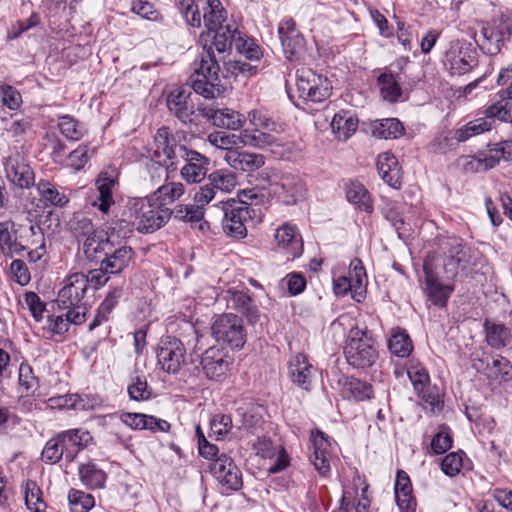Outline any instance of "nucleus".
I'll return each mask as SVG.
<instances>
[{
  "label": "nucleus",
  "mask_w": 512,
  "mask_h": 512,
  "mask_svg": "<svg viewBox=\"0 0 512 512\" xmlns=\"http://www.w3.org/2000/svg\"><path fill=\"white\" fill-rule=\"evenodd\" d=\"M233 364V357L222 347L212 346L201 356L200 365L207 379L221 381Z\"/></svg>",
  "instance_id": "11"
},
{
  "label": "nucleus",
  "mask_w": 512,
  "mask_h": 512,
  "mask_svg": "<svg viewBox=\"0 0 512 512\" xmlns=\"http://www.w3.org/2000/svg\"><path fill=\"white\" fill-rule=\"evenodd\" d=\"M441 246L444 253V273L447 279H454L460 270L465 271L471 264V248L455 236L446 237Z\"/></svg>",
  "instance_id": "8"
},
{
  "label": "nucleus",
  "mask_w": 512,
  "mask_h": 512,
  "mask_svg": "<svg viewBox=\"0 0 512 512\" xmlns=\"http://www.w3.org/2000/svg\"><path fill=\"white\" fill-rule=\"evenodd\" d=\"M227 160L235 170L253 172L265 164V157L262 154L249 153L246 151L230 152Z\"/></svg>",
  "instance_id": "37"
},
{
  "label": "nucleus",
  "mask_w": 512,
  "mask_h": 512,
  "mask_svg": "<svg viewBox=\"0 0 512 512\" xmlns=\"http://www.w3.org/2000/svg\"><path fill=\"white\" fill-rule=\"evenodd\" d=\"M88 290V280L85 274L77 272L69 275L65 279V285L59 290L56 299L57 306L60 310L68 307L80 308L83 305V298Z\"/></svg>",
  "instance_id": "13"
},
{
  "label": "nucleus",
  "mask_w": 512,
  "mask_h": 512,
  "mask_svg": "<svg viewBox=\"0 0 512 512\" xmlns=\"http://www.w3.org/2000/svg\"><path fill=\"white\" fill-rule=\"evenodd\" d=\"M154 142L157 147V150L154 152V157L159 158L162 152L166 159L170 161L167 165V169L175 170L177 168L175 160L180 157L178 150L180 145L176 143V139L171 133L170 128L167 126L158 128L154 136Z\"/></svg>",
  "instance_id": "26"
},
{
  "label": "nucleus",
  "mask_w": 512,
  "mask_h": 512,
  "mask_svg": "<svg viewBox=\"0 0 512 512\" xmlns=\"http://www.w3.org/2000/svg\"><path fill=\"white\" fill-rule=\"evenodd\" d=\"M131 12L149 21H163L161 12L155 7V4L149 0H133L131 4Z\"/></svg>",
  "instance_id": "57"
},
{
  "label": "nucleus",
  "mask_w": 512,
  "mask_h": 512,
  "mask_svg": "<svg viewBox=\"0 0 512 512\" xmlns=\"http://www.w3.org/2000/svg\"><path fill=\"white\" fill-rule=\"evenodd\" d=\"M215 118L216 127L228 130H238L243 126L245 122L244 115L229 108H219L218 116Z\"/></svg>",
  "instance_id": "53"
},
{
  "label": "nucleus",
  "mask_w": 512,
  "mask_h": 512,
  "mask_svg": "<svg viewBox=\"0 0 512 512\" xmlns=\"http://www.w3.org/2000/svg\"><path fill=\"white\" fill-rule=\"evenodd\" d=\"M63 458L66 459V454H61V445L55 435L51 437L44 445L41 459L46 464H57Z\"/></svg>",
  "instance_id": "62"
},
{
  "label": "nucleus",
  "mask_w": 512,
  "mask_h": 512,
  "mask_svg": "<svg viewBox=\"0 0 512 512\" xmlns=\"http://www.w3.org/2000/svg\"><path fill=\"white\" fill-rule=\"evenodd\" d=\"M486 377L493 381L500 383H507L512 380V364L511 362L501 356H491L489 371L486 372Z\"/></svg>",
  "instance_id": "45"
},
{
  "label": "nucleus",
  "mask_w": 512,
  "mask_h": 512,
  "mask_svg": "<svg viewBox=\"0 0 512 512\" xmlns=\"http://www.w3.org/2000/svg\"><path fill=\"white\" fill-rule=\"evenodd\" d=\"M123 295L124 289L123 286L121 285L114 286L107 292L105 298L96 309L94 319L88 325L89 331H93L94 329L99 327L103 322L108 321L109 315L118 305Z\"/></svg>",
  "instance_id": "34"
},
{
  "label": "nucleus",
  "mask_w": 512,
  "mask_h": 512,
  "mask_svg": "<svg viewBox=\"0 0 512 512\" xmlns=\"http://www.w3.org/2000/svg\"><path fill=\"white\" fill-rule=\"evenodd\" d=\"M85 236L86 240L83 244V252L89 261L98 262V258L101 257V250L99 247L101 246L102 242H105V233H98L94 229L91 234H87Z\"/></svg>",
  "instance_id": "58"
},
{
  "label": "nucleus",
  "mask_w": 512,
  "mask_h": 512,
  "mask_svg": "<svg viewBox=\"0 0 512 512\" xmlns=\"http://www.w3.org/2000/svg\"><path fill=\"white\" fill-rule=\"evenodd\" d=\"M366 329L351 328L343 349L347 363L356 369L372 367L378 359V351L368 337Z\"/></svg>",
  "instance_id": "3"
},
{
  "label": "nucleus",
  "mask_w": 512,
  "mask_h": 512,
  "mask_svg": "<svg viewBox=\"0 0 512 512\" xmlns=\"http://www.w3.org/2000/svg\"><path fill=\"white\" fill-rule=\"evenodd\" d=\"M491 130L490 120L484 117L469 121L454 131L453 138L458 142H465L469 138Z\"/></svg>",
  "instance_id": "46"
},
{
  "label": "nucleus",
  "mask_w": 512,
  "mask_h": 512,
  "mask_svg": "<svg viewBox=\"0 0 512 512\" xmlns=\"http://www.w3.org/2000/svg\"><path fill=\"white\" fill-rule=\"evenodd\" d=\"M4 169L7 179L15 186L28 189L34 185V171L19 155L9 156Z\"/></svg>",
  "instance_id": "21"
},
{
  "label": "nucleus",
  "mask_w": 512,
  "mask_h": 512,
  "mask_svg": "<svg viewBox=\"0 0 512 512\" xmlns=\"http://www.w3.org/2000/svg\"><path fill=\"white\" fill-rule=\"evenodd\" d=\"M508 101L509 100H502L500 98V101L489 105L485 109V118L490 120L491 129L494 127L495 119L512 124V104Z\"/></svg>",
  "instance_id": "50"
},
{
  "label": "nucleus",
  "mask_w": 512,
  "mask_h": 512,
  "mask_svg": "<svg viewBox=\"0 0 512 512\" xmlns=\"http://www.w3.org/2000/svg\"><path fill=\"white\" fill-rule=\"evenodd\" d=\"M388 349L391 354L399 358H407L412 353L414 346L407 331L400 327L391 329L388 339Z\"/></svg>",
  "instance_id": "39"
},
{
  "label": "nucleus",
  "mask_w": 512,
  "mask_h": 512,
  "mask_svg": "<svg viewBox=\"0 0 512 512\" xmlns=\"http://www.w3.org/2000/svg\"><path fill=\"white\" fill-rule=\"evenodd\" d=\"M156 357L162 370L176 374L186 364V349L180 339L165 336L160 339L157 345Z\"/></svg>",
  "instance_id": "9"
},
{
  "label": "nucleus",
  "mask_w": 512,
  "mask_h": 512,
  "mask_svg": "<svg viewBox=\"0 0 512 512\" xmlns=\"http://www.w3.org/2000/svg\"><path fill=\"white\" fill-rule=\"evenodd\" d=\"M278 34L283 52L289 61H298L305 52L306 41L297 29L293 18H287L279 23Z\"/></svg>",
  "instance_id": "14"
},
{
  "label": "nucleus",
  "mask_w": 512,
  "mask_h": 512,
  "mask_svg": "<svg viewBox=\"0 0 512 512\" xmlns=\"http://www.w3.org/2000/svg\"><path fill=\"white\" fill-rule=\"evenodd\" d=\"M117 184V174L114 170L111 172L102 171L96 179V186L99 192L97 201L94 203L102 213L109 212L110 207L114 204L113 188Z\"/></svg>",
  "instance_id": "29"
},
{
  "label": "nucleus",
  "mask_w": 512,
  "mask_h": 512,
  "mask_svg": "<svg viewBox=\"0 0 512 512\" xmlns=\"http://www.w3.org/2000/svg\"><path fill=\"white\" fill-rule=\"evenodd\" d=\"M61 445V454H66V462H73L77 455L94 444V438L91 433L83 428H72L63 430L55 434Z\"/></svg>",
  "instance_id": "16"
},
{
  "label": "nucleus",
  "mask_w": 512,
  "mask_h": 512,
  "mask_svg": "<svg viewBox=\"0 0 512 512\" xmlns=\"http://www.w3.org/2000/svg\"><path fill=\"white\" fill-rule=\"evenodd\" d=\"M296 86L300 98L314 103L329 98L333 89L331 81L326 76L317 74L309 68L297 70Z\"/></svg>",
  "instance_id": "7"
},
{
  "label": "nucleus",
  "mask_w": 512,
  "mask_h": 512,
  "mask_svg": "<svg viewBox=\"0 0 512 512\" xmlns=\"http://www.w3.org/2000/svg\"><path fill=\"white\" fill-rule=\"evenodd\" d=\"M453 444V438L448 425L442 424L440 430L431 440V450L435 455L446 453Z\"/></svg>",
  "instance_id": "60"
},
{
  "label": "nucleus",
  "mask_w": 512,
  "mask_h": 512,
  "mask_svg": "<svg viewBox=\"0 0 512 512\" xmlns=\"http://www.w3.org/2000/svg\"><path fill=\"white\" fill-rule=\"evenodd\" d=\"M239 139L245 146L258 148L269 146L275 141V137L272 134L262 132L258 128L242 131Z\"/></svg>",
  "instance_id": "55"
},
{
  "label": "nucleus",
  "mask_w": 512,
  "mask_h": 512,
  "mask_svg": "<svg viewBox=\"0 0 512 512\" xmlns=\"http://www.w3.org/2000/svg\"><path fill=\"white\" fill-rule=\"evenodd\" d=\"M40 24V15L37 12H33L28 19L18 20L12 24L8 30L6 39L15 40L19 38L24 32L36 27Z\"/></svg>",
  "instance_id": "61"
},
{
  "label": "nucleus",
  "mask_w": 512,
  "mask_h": 512,
  "mask_svg": "<svg viewBox=\"0 0 512 512\" xmlns=\"http://www.w3.org/2000/svg\"><path fill=\"white\" fill-rule=\"evenodd\" d=\"M135 221L127 215L126 211H123L120 218L112 220L110 227L105 232V237H112V239L121 238V241H125L130 238L135 229Z\"/></svg>",
  "instance_id": "47"
},
{
  "label": "nucleus",
  "mask_w": 512,
  "mask_h": 512,
  "mask_svg": "<svg viewBox=\"0 0 512 512\" xmlns=\"http://www.w3.org/2000/svg\"><path fill=\"white\" fill-rule=\"evenodd\" d=\"M310 442L313 449L310 461L321 476H327L331 471L330 458L333 454V444L336 442L318 428L311 430Z\"/></svg>",
  "instance_id": "12"
},
{
  "label": "nucleus",
  "mask_w": 512,
  "mask_h": 512,
  "mask_svg": "<svg viewBox=\"0 0 512 512\" xmlns=\"http://www.w3.org/2000/svg\"><path fill=\"white\" fill-rule=\"evenodd\" d=\"M377 84L380 87L382 98L389 103H396L402 96V88L395 75L388 71L377 77Z\"/></svg>",
  "instance_id": "44"
},
{
  "label": "nucleus",
  "mask_w": 512,
  "mask_h": 512,
  "mask_svg": "<svg viewBox=\"0 0 512 512\" xmlns=\"http://www.w3.org/2000/svg\"><path fill=\"white\" fill-rule=\"evenodd\" d=\"M210 472L225 491H238L243 486L242 472L234 459L225 453L210 463Z\"/></svg>",
  "instance_id": "10"
},
{
  "label": "nucleus",
  "mask_w": 512,
  "mask_h": 512,
  "mask_svg": "<svg viewBox=\"0 0 512 512\" xmlns=\"http://www.w3.org/2000/svg\"><path fill=\"white\" fill-rule=\"evenodd\" d=\"M228 292L231 294V307L240 313L248 324L255 325L260 320V311L251 296L240 290Z\"/></svg>",
  "instance_id": "35"
},
{
  "label": "nucleus",
  "mask_w": 512,
  "mask_h": 512,
  "mask_svg": "<svg viewBox=\"0 0 512 512\" xmlns=\"http://www.w3.org/2000/svg\"><path fill=\"white\" fill-rule=\"evenodd\" d=\"M240 31L233 25H221L212 31H203L199 36V43L203 52L200 64L191 75V88L206 99L215 98L216 92L220 94L221 84L219 78L220 66L214 50L219 54L230 51Z\"/></svg>",
  "instance_id": "1"
},
{
  "label": "nucleus",
  "mask_w": 512,
  "mask_h": 512,
  "mask_svg": "<svg viewBox=\"0 0 512 512\" xmlns=\"http://www.w3.org/2000/svg\"><path fill=\"white\" fill-rule=\"evenodd\" d=\"M306 186L303 180L294 174H285L274 184V193L284 205H295L304 196Z\"/></svg>",
  "instance_id": "20"
},
{
  "label": "nucleus",
  "mask_w": 512,
  "mask_h": 512,
  "mask_svg": "<svg viewBox=\"0 0 512 512\" xmlns=\"http://www.w3.org/2000/svg\"><path fill=\"white\" fill-rule=\"evenodd\" d=\"M78 476L88 490L103 489L108 478L107 472L92 459L78 466Z\"/></svg>",
  "instance_id": "32"
},
{
  "label": "nucleus",
  "mask_w": 512,
  "mask_h": 512,
  "mask_svg": "<svg viewBox=\"0 0 512 512\" xmlns=\"http://www.w3.org/2000/svg\"><path fill=\"white\" fill-rule=\"evenodd\" d=\"M233 46L238 53L244 55L248 60L259 61L263 56V52L259 45H257L253 39L248 38L246 34L242 32L238 33Z\"/></svg>",
  "instance_id": "54"
},
{
  "label": "nucleus",
  "mask_w": 512,
  "mask_h": 512,
  "mask_svg": "<svg viewBox=\"0 0 512 512\" xmlns=\"http://www.w3.org/2000/svg\"><path fill=\"white\" fill-rule=\"evenodd\" d=\"M101 257L98 262H102L106 271L119 276L124 273L133 263L136 253L126 241H118L112 237H105V242L99 247Z\"/></svg>",
  "instance_id": "4"
},
{
  "label": "nucleus",
  "mask_w": 512,
  "mask_h": 512,
  "mask_svg": "<svg viewBox=\"0 0 512 512\" xmlns=\"http://www.w3.org/2000/svg\"><path fill=\"white\" fill-rule=\"evenodd\" d=\"M425 293L427 299L439 308H445L448 300L454 292L453 284H443L439 281L437 273L434 271L431 263L424 261L423 263Z\"/></svg>",
  "instance_id": "18"
},
{
  "label": "nucleus",
  "mask_w": 512,
  "mask_h": 512,
  "mask_svg": "<svg viewBox=\"0 0 512 512\" xmlns=\"http://www.w3.org/2000/svg\"><path fill=\"white\" fill-rule=\"evenodd\" d=\"M129 399L135 402H144L153 398V389L148 384L146 377L135 376L127 386Z\"/></svg>",
  "instance_id": "51"
},
{
  "label": "nucleus",
  "mask_w": 512,
  "mask_h": 512,
  "mask_svg": "<svg viewBox=\"0 0 512 512\" xmlns=\"http://www.w3.org/2000/svg\"><path fill=\"white\" fill-rule=\"evenodd\" d=\"M316 368L303 353H298L289 361L288 373L291 381L304 390H310Z\"/></svg>",
  "instance_id": "25"
},
{
  "label": "nucleus",
  "mask_w": 512,
  "mask_h": 512,
  "mask_svg": "<svg viewBox=\"0 0 512 512\" xmlns=\"http://www.w3.org/2000/svg\"><path fill=\"white\" fill-rule=\"evenodd\" d=\"M357 264L353 267V278L352 281V299L361 303L365 299L366 296V285L364 283V278L366 277V271L362 262L359 259H356Z\"/></svg>",
  "instance_id": "56"
},
{
  "label": "nucleus",
  "mask_w": 512,
  "mask_h": 512,
  "mask_svg": "<svg viewBox=\"0 0 512 512\" xmlns=\"http://www.w3.org/2000/svg\"><path fill=\"white\" fill-rule=\"evenodd\" d=\"M223 211L222 227L233 238L243 239L247 236V224L259 216L260 209L250 207L246 200L228 198L221 200Z\"/></svg>",
  "instance_id": "2"
},
{
  "label": "nucleus",
  "mask_w": 512,
  "mask_h": 512,
  "mask_svg": "<svg viewBox=\"0 0 512 512\" xmlns=\"http://www.w3.org/2000/svg\"><path fill=\"white\" fill-rule=\"evenodd\" d=\"M178 150L180 158L186 162L180 171L182 178L188 183L201 182L208 172L210 159L195 150L188 149L185 145L179 146Z\"/></svg>",
  "instance_id": "17"
},
{
  "label": "nucleus",
  "mask_w": 512,
  "mask_h": 512,
  "mask_svg": "<svg viewBox=\"0 0 512 512\" xmlns=\"http://www.w3.org/2000/svg\"><path fill=\"white\" fill-rule=\"evenodd\" d=\"M68 504L71 512H89L95 506V498L90 493L72 488L68 492Z\"/></svg>",
  "instance_id": "52"
},
{
  "label": "nucleus",
  "mask_w": 512,
  "mask_h": 512,
  "mask_svg": "<svg viewBox=\"0 0 512 512\" xmlns=\"http://www.w3.org/2000/svg\"><path fill=\"white\" fill-rule=\"evenodd\" d=\"M263 407L261 405L247 403L236 409V427L254 433L263 422Z\"/></svg>",
  "instance_id": "33"
},
{
  "label": "nucleus",
  "mask_w": 512,
  "mask_h": 512,
  "mask_svg": "<svg viewBox=\"0 0 512 512\" xmlns=\"http://www.w3.org/2000/svg\"><path fill=\"white\" fill-rule=\"evenodd\" d=\"M382 214L384 218L395 228L399 238H402V230L405 226V221L400 208L393 203H388L382 208Z\"/></svg>",
  "instance_id": "64"
},
{
  "label": "nucleus",
  "mask_w": 512,
  "mask_h": 512,
  "mask_svg": "<svg viewBox=\"0 0 512 512\" xmlns=\"http://www.w3.org/2000/svg\"><path fill=\"white\" fill-rule=\"evenodd\" d=\"M481 33L487 43H483L480 48L490 56H495L501 52L505 41L512 36V19L501 15L491 26L483 27Z\"/></svg>",
  "instance_id": "15"
},
{
  "label": "nucleus",
  "mask_w": 512,
  "mask_h": 512,
  "mask_svg": "<svg viewBox=\"0 0 512 512\" xmlns=\"http://www.w3.org/2000/svg\"><path fill=\"white\" fill-rule=\"evenodd\" d=\"M440 467L448 477L457 476L462 469L471 470L472 462L463 450L448 453L442 458Z\"/></svg>",
  "instance_id": "41"
},
{
  "label": "nucleus",
  "mask_w": 512,
  "mask_h": 512,
  "mask_svg": "<svg viewBox=\"0 0 512 512\" xmlns=\"http://www.w3.org/2000/svg\"><path fill=\"white\" fill-rule=\"evenodd\" d=\"M184 192L185 188L182 183L171 182L158 187L154 192L147 195V202L166 207L167 204L179 199Z\"/></svg>",
  "instance_id": "40"
},
{
  "label": "nucleus",
  "mask_w": 512,
  "mask_h": 512,
  "mask_svg": "<svg viewBox=\"0 0 512 512\" xmlns=\"http://www.w3.org/2000/svg\"><path fill=\"white\" fill-rule=\"evenodd\" d=\"M478 165L487 171L496 167L501 161H512V139L487 144V153L478 152Z\"/></svg>",
  "instance_id": "23"
},
{
  "label": "nucleus",
  "mask_w": 512,
  "mask_h": 512,
  "mask_svg": "<svg viewBox=\"0 0 512 512\" xmlns=\"http://www.w3.org/2000/svg\"><path fill=\"white\" fill-rule=\"evenodd\" d=\"M37 190L41 199L56 207H65L69 203V197L58 191V189L48 180H40L37 184Z\"/></svg>",
  "instance_id": "48"
},
{
  "label": "nucleus",
  "mask_w": 512,
  "mask_h": 512,
  "mask_svg": "<svg viewBox=\"0 0 512 512\" xmlns=\"http://www.w3.org/2000/svg\"><path fill=\"white\" fill-rule=\"evenodd\" d=\"M358 123L359 120L354 111L342 109L334 115L331 121V128L339 138L343 136L344 140H346L355 133Z\"/></svg>",
  "instance_id": "38"
},
{
  "label": "nucleus",
  "mask_w": 512,
  "mask_h": 512,
  "mask_svg": "<svg viewBox=\"0 0 512 512\" xmlns=\"http://www.w3.org/2000/svg\"><path fill=\"white\" fill-rule=\"evenodd\" d=\"M18 385L21 390V395L18 401L23 405L30 402V398H36V392L40 388L39 379L35 376L33 368L28 362L23 361L19 366L18 372Z\"/></svg>",
  "instance_id": "30"
},
{
  "label": "nucleus",
  "mask_w": 512,
  "mask_h": 512,
  "mask_svg": "<svg viewBox=\"0 0 512 512\" xmlns=\"http://www.w3.org/2000/svg\"><path fill=\"white\" fill-rule=\"evenodd\" d=\"M192 92L190 89L177 87L167 96L166 102L168 110L184 126L190 127L193 123L194 105L190 103Z\"/></svg>",
  "instance_id": "19"
},
{
  "label": "nucleus",
  "mask_w": 512,
  "mask_h": 512,
  "mask_svg": "<svg viewBox=\"0 0 512 512\" xmlns=\"http://www.w3.org/2000/svg\"><path fill=\"white\" fill-rule=\"evenodd\" d=\"M416 394L422 401L430 406L433 412L443 409L444 402L441 399L439 389L436 385H431L430 383L427 387H424L422 391H416Z\"/></svg>",
  "instance_id": "63"
},
{
  "label": "nucleus",
  "mask_w": 512,
  "mask_h": 512,
  "mask_svg": "<svg viewBox=\"0 0 512 512\" xmlns=\"http://www.w3.org/2000/svg\"><path fill=\"white\" fill-rule=\"evenodd\" d=\"M275 240L283 246L292 259L302 255L304 246L301 235L294 225L284 224L276 230Z\"/></svg>",
  "instance_id": "31"
},
{
  "label": "nucleus",
  "mask_w": 512,
  "mask_h": 512,
  "mask_svg": "<svg viewBox=\"0 0 512 512\" xmlns=\"http://www.w3.org/2000/svg\"><path fill=\"white\" fill-rule=\"evenodd\" d=\"M171 217L172 209L147 202V210L142 212L136 229L142 234L154 233L165 226Z\"/></svg>",
  "instance_id": "22"
},
{
  "label": "nucleus",
  "mask_w": 512,
  "mask_h": 512,
  "mask_svg": "<svg viewBox=\"0 0 512 512\" xmlns=\"http://www.w3.org/2000/svg\"><path fill=\"white\" fill-rule=\"evenodd\" d=\"M227 12L220 0H205L203 6V21L206 30L212 31L215 27L223 25Z\"/></svg>",
  "instance_id": "43"
},
{
  "label": "nucleus",
  "mask_w": 512,
  "mask_h": 512,
  "mask_svg": "<svg viewBox=\"0 0 512 512\" xmlns=\"http://www.w3.org/2000/svg\"><path fill=\"white\" fill-rule=\"evenodd\" d=\"M403 123L397 118L376 120L372 124V134L382 139H397L404 135Z\"/></svg>",
  "instance_id": "42"
},
{
  "label": "nucleus",
  "mask_w": 512,
  "mask_h": 512,
  "mask_svg": "<svg viewBox=\"0 0 512 512\" xmlns=\"http://www.w3.org/2000/svg\"><path fill=\"white\" fill-rule=\"evenodd\" d=\"M339 384L342 386V396L346 399L361 402L373 398V386L367 381L353 376H343L339 380Z\"/></svg>",
  "instance_id": "28"
},
{
  "label": "nucleus",
  "mask_w": 512,
  "mask_h": 512,
  "mask_svg": "<svg viewBox=\"0 0 512 512\" xmlns=\"http://www.w3.org/2000/svg\"><path fill=\"white\" fill-rule=\"evenodd\" d=\"M376 168L381 179L393 189L402 186L403 172L396 156L390 151L380 153L376 160Z\"/></svg>",
  "instance_id": "24"
},
{
  "label": "nucleus",
  "mask_w": 512,
  "mask_h": 512,
  "mask_svg": "<svg viewBox=\"0 0 512 512\" xmlns=\"http://www.w3.org/2000/svg\"><path fill=\"white\" fill-rule=\"evenodd\" d=\"M208 180L216 190H220L222 192H230L236 185L235 175L227 169H220L212 172L209 174Z\"/></svg>",
  "instance_id": "59"
},
{
  "label": "nucleus",
  "mask_w": 512,
  "mask_h": 512,
  "mask_svg": "<svg viewBox=\"0 0 512 512\" xmlns=\"http://www.w3.org/2000/svg\"><path fill=\"white\" fill-rule=\"evenodd\" d=\"M477 49L465 40L450 43L444 54L443 64L452 76H462L478 66Z\"/></svg>",
  "instance_id": "6"
},
{
  "label": "nucleus",
  "mask_w": 512,
  "mask_h": 512,
  "mask_svg": "<svg viewBox=\"0 0 512 512\" xmlns=\"http://www.w3.org/2000/svg\"><path fill=\"white\" fill-rule=\"evenodd\" d=\"M346 199L359 211L371 214L374 210L373 200L368 189L359 181H350L345 187Z\"/></svg>",
  "instance_id": "36"
},
{
  "label": "nucleus",
  "mask_w": 512,
  "mask_h": 512,
  "mask_svg": "<svg viewBox=\"0 0 512 512\" xmlns=\"http://www.w3.org/2000/svg\"><path fill=\"white\" fill-rule=\"evenodd\" d=\"M485 341L493 349L500 350L512 342V329L491 319H484Z\"/></svg>",
  "instance_id": "27"
},
{
  "label": "nucleus",
  "mask_w": 512,
  "mask_h": 512,
  "mask_svg": "<svg viewBox=\"0 0 512 512\" xmlns=\"http://www.w3.org/2000/svg\"><path fill=\"white\" fill-rule=\"evenodd\" d=\"M58 128L61 134L70 141H78L86 133L84 125L70 115L59 117Z\"/></svg>",
  "instance_id": "49"
},
{
  "label": "nucleus",
  "mask_w": 512,
  "mask_h": 512,
  "mask_svg": "<svg viewBox=\"0 0 512 512\" xmlns=\"http://www.w3.org/2000/svg\"><path fill=\"white\" fill-rule=\"evenodd\" d=\"M211 335L218 343L236 350L243 348L247 338L242 318L233 313L219 315L212 323Z\"/></svg>",
  "instance_id": "5"
}]
</instances>
